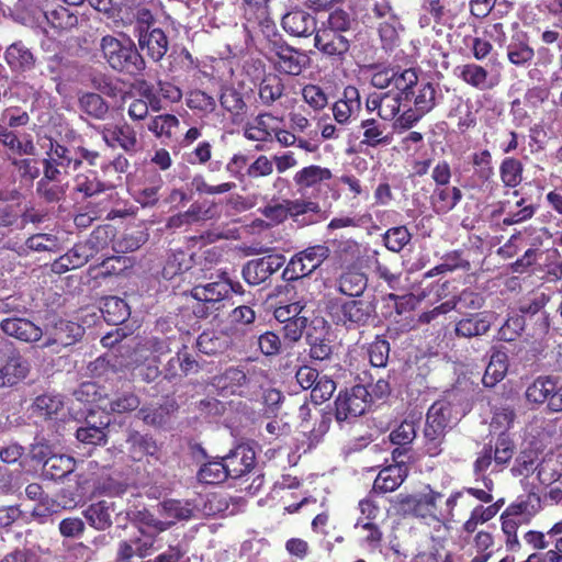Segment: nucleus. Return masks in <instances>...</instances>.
<instances>
[{
  "instance_id": "obj_1",
  "label": "nucleus",
  "mask_w": 562,
  "mask_h": 562,
  "mask_svg": "<svg viewBox=\"0 0 562 562\" xmlns=\"http://www.w3.org/2000/svg\"><path fill=\"white\" fill-rule=\"evenodd\" d=\"M463 502V493H452L445 496L429 486L414 495L406 496L402 501L405 512L424 520L426 524H448L454 520V510L459 502Z\"/></svg>"
},
{
  "instance_id": "obj_2",
  "label": "nucleus",
  "mask_w": 562,
  "mask_h": 562,
  "mask_svg": "<svg viewBox=\"0 0 562 562\" xmlns=\"http://www.w3.org/2000/svg\"><path fill=\"white\" fill-rule=\"evenodd\" d=\"M451 396L435 402L427 412L424 437L426 451L430 456L439 454L446 429L460 420L468 411V405L461 404L456 395Z\"/></svg>"
},
{
  "instance_id": "obj_3",
  "label": "nucleus",
  "mask_w": 562,
  "mask_h": 562,
  "mask_svg": "<svg viewBox=\"0 0 562 562\" xmlns=\"http://www.w3.org/2000/svg\"><path fill=\"white\" fill-rule=\"evenodd\" d=\"M103 58L115 70L138 74L145 69V61L131 40L120 41L105 35L100 41Z\"/></svg>"
},
{
  "instance_id": "obj_4",
  "label": "nucleus",
  "mask_w": 562,
  "mask_h": 562,
  "mask_svg": "<svg viewBox=\"0 0 562 562\" xmlns=\"http://www.w3.org/2000/svg\"><path fill=\"white\" fill-rule=\"evenodd\" d=\"M329 310L333 321L347 328L366 326L375 315V305L368 300L335 301Z\"/></svg>"
},
{
  "instance_id": "obj_5",
  "label": "nucleus",
  "mask_w": 562,
  "mask_h": 562,
  "mask_svg": "<svg viewBox=\"0 0 562 562\" xmlns=\"http://www.w3.org/2000/svg\"><path fill=\"white\" fill-rule=\"evenodd\" d=\"M10 342L0 339V389L12 387L23 381L31 364L19 351L10 350Z\"/></svg>"
},
{
  "instance_id": "obj_6",
  "label": "nucleus",
  "mask_w": 562,
  "mask_h": 562,
  "mask_svg": "<svg viewBox=\"0 0 562 562\" xmlns=\"http://www.w3.org/2000/svg\"><path fill=\"white\" fill-rule=\"evenodd\" d=\"M329 256V249L325 245H316L296 254L283 270V279L296 280L311 274Z\"/></svg>"
},
{
  "instance_id": "obj_7",
  "label": "nucleus",
  "mask_w": 562,
  "mask_h": 562,
  "mask_svg": "<svg viewBox=\"0 0 562 562\" xmlns=\"http://www.w3.org/2000/svg\"><path fill=\"white\" fill-rule=\"evenodd\" d=\"M269 54L274 69L289 76H299L308 65L306 54L285 43L273 42Z\"/></svg>"
},
{
  "instance_id": "obj_8",
  "label": "nucleus",
  "mask_w": 562,
  "mask_h": 562,
  "mask_svg": "<svg viewBox=\"0 0 562 562\" xmlns=\"http://www.w3.org/2000/svg\"><path fill=\"white\" fill-rule=\"evenodd\" d=\"M368 397L369 393L363 385H356L340 392L335 401L336 420L338 423L351 422L362 415L368 407Z\"/></svg>"
},
{
  "instance_id": "obj_9",
  "label": "nucleus",
  "mask_w": 562,
  "mask_h": 562,
  "mask_svg": "<svg viewBox=\"0 0 562 562\" xmlns=\"http://www.w3.org/2000/svg\"><path fill=\"white\" fill-rule=\"evenodd\" d=\"M47 158L44 159V175L48 180H58V177L64 173L75 171L80 166V157L76 151H71L65 146L53 143L50 140V149L47 153Z\"/></svg>"
},
{
  "instance_id": "obj_10",
  "label": "nucleus",
  "mask_w": 562,
  "mask_h": 562,
  "mask_svg": "<svg viewBox=\"0 0 562 562\" xmlns=\"http://www.w3.org/2000/svg\"><path fill=\"white\" fill-rule=\"evenodd\" d=\"M526 398L530 403H548L553 412L562 411V384L549 376L536 379L526 390Z\"/></svg>"
},
{
  "instance_id": "obj_11",
  "label": "nucleus",
  "mask_w": 562,
  "mask_h": 562,
  "mask_svg": "<svg viewBox=\"0 0 562 562\" xmlns=\"http://www.w3.org/2000/svg\"><path fill=\"white\" fill-rule=\"evenodd\" d=\"M284 262V256L278 254L250 260L243 269L244 279L249 284L258 285L277 272Z\"/></svg>"
},
{
  "instance_id": "obj_12",
  "label": "nucleus",
  "mask_w": 562,
  "mask_h": 562,
  "mask_svg": "<svg viewBox=\"0 0 562 562\" xmlns=\"http://www.w3.org/2000/svg\"><path fill=\"white\" fill-rule=\"evenodd\" d=\"M361 110L360 93L353 86H347L341 97L333 104L331 111L338 124L347 125Z\"/></svg>"
},
{
  "instance_id": "obj_13",
  "label": "nucleus",
  "mask_w": 562,
  "mask_h": 562,
  "mask_svg": "<svg viewBox=\"0 0 562 562\" xmlns=\"http://www.w3.org/2000/svg\"><path fill=\"white\" fill-rule=\"evenodd\" d=\"M314 46L328 57L342 58L349 50L350 41L345 34L319 27L315 32Z\"/></svg>"
},
{
  "instance_id": "obj_14",
  "label": "nucleus",
  "mask_w": 562,
  "mask_h": 562,
  "mask_svg": "<svg viewBox=\"0 0 562 562\" xmlns=\"http://www.w3.org/2000/svg\"><path fill=\"white\" fill-rule=\"evenodd\" d=\"M228 476L238 479L249 473L256 463V454L251 447L239 445L223 458Z\"/></svg>"
},
{
  "instance_id": "obj_15",
  "label": "nucleus",
  "mask_w": 562,
  "mask_h": 562,
  "mask_svg": "<svg viewBox=\"0 0 562 562\" xmlns=\"http://www.w3.org/2000/svg\"><path fill=\"white\" fill-rule=\"evenodd\" d=\"M102 137L109 146H119L127 153L136 151L140 147L137 131L126 122L114 127L105 126L102 130Z\"/></svg>"
},
{
  "instance_id": "obj_16",
  "label": "nucleus",
  "mask_w": 562,
  "mask_h": 562,
  "mask_svg": "<svg viewBox=\"0 0 562 562\" xmlns=\"http://www.w3.org/2000/svg\"><path fill=\"white\" fill-rule=\"evenodd\" d=\"M282 27L290 35L297 37H307L317 31L315 16L302 9L285 13L282 18Z\"/></svg>"
},
{
  "instance_id": "obj_17",
  "label": "nucleus",
  "mask_w": 562,
  "mask_h": 562,
  "mask_svg": "<svg viewBox=\"0 0 562 562\" xmlns=\"http://www.w3.org/2000/svg\"><path fill=\"white\" fill-rule=\"evenodd\" d=\"M155 539L149 536H135L119 542L116 562H133L135 557L145 558L154 549Z\"/></svg>"
},
{
  "instance_id": "obj_18",
  "label": "nucleus",
  "mask_w": 562,
  "mask_h": 562,
  "mask_svg": "<svg viewBox=\"0 0 562 562\" xmlns=\"http://www.w3.org/2000/svg\"><path fill=\"white\" fill-rule=\"evenodd\" d=\"M366 108L369 112H378V115L384 121L393 120L401 109L400 93H372L367 98Z\"/></svg>"
},
{
  "instance_id": "obj_19",
  "label": "nucleus",
  "mask_w": 562,
  "mask_h": 562,
  "mask_svg": "<svg viewBox=\"0 0 562 562\" xmlns=\"http://www.w3.org/2000/svg\"><path fill=\"white\" fill-rule=\"evenodd\" d=\"M0 327L5 335L25 342L37 341L43 336L42 328L26 318H5Z\"/></svg>"
},
{
  "instance_id": "obj_20",
  "label": "nucleus",
  "mask_w": 562,
  "mask_h": 562,
  "mask_svg": "<svg viewBox=\"0 0 562 562\" xmlns=\"http://www.w3.org/2000/svg\"><path fill=\"white\" fill-rule=\"evenodd\" d=\"M138 45L154 61H159L168 50V38L160 29L139 31Z\"/></svg>"
},
{
  "instance_id": "obj_21",
  "label": "nucleus",
  "mask_w": 562,
  "mask_h": 562,
  "mask_svg": "<svg viewBox=\"0 0 562 562\" xmlns=\"http://www.w3.org/2000/svg\"><path fill=\"white\" fill-rule=\"evenodd\" d=\"M407 467L404 462H396L381 470L374 480L373 488L382 493L393 492L405 480Z\"/></svg>"
},
{
  "instance_id": "obj_22",
  "label": "nucleus",
  "mask_w": 562,
  "mask_h": 562,
  "mask_svg": "<svg viewBox=\"0 0 562 562\" xmlns=\"http://www.w3.org/2000/svg\"><path fill=\"white\" fill-rule=\"evenodd\" d=\"M540 509V496L536 493H530L524 497L517 498V501L510 504L505 510L510 517L516 518L518 522L527 524L539 513Z\"/></svg>"
},
{
  "instance_id": "obj_23",
  "label": "nucleus",
  "mask_w": 562,
  "mask_h": 562,
  "mask_svg": "<svg viewBox=\"0 0 562 562\" xmlns=\"http://www.w3.org/2000/svg\"><path fill=\"white\" fill-rule=\"evenodd\" d=\"M234 285L228 280H220L206 284L195 285L191 295L198 301L205 303H217L228 296Z\"/></svg>"
},
{
  "instance_id": "obj_24",
  "label": "nucleus",
  "mask_w": 562,
  "mask_h": 562,
  "mask_svg": "<svg viewBox=\"0 0 562 562\" xmlns=\"http://www.w3.org/2000/svg\"><path fill=\"white\" fill-rule=\"evenodd\" d=\"M194 505L190 501L166 499L159 504V514L169 522V528L177 521L189 520L194 513Z\"/></svg>"
},
{
  "instance_id": "obj_25",
  "label": "nucleus",
  "mask_w": 562,
  "mask_h": 562,
  "mask_svg": "<svg viewBox=\"0 0 562 562\" xmlns=\"http://www.w3.org/2000/svg\"><path fill=\"white\" fill-rule=\"evenodd\" d=\"M82 333L83 329L80 325L72 322L60 321L54 326V329L46 339L44 347L53 345L63 347L70 346L82 336Z\"/></svg>"
},
{
  "instance_id": "obj_26",
  "label": "nucleus",
  "mask_w": 562,
  "mask_h": 562,
  "mask_svg": "<svg viewBox=\"0 0 562 562\" xmlns=\"http://www.w3.org/2000/svg\"><path fill=\"white\" fill-rule=\"evenodd\" d=\"M277 119L270 113H261L245 126L244 135L249 140L267 142L274 134Z\"/></svg>"
},
{
  "instance_id": "obj_27",
  "label": "nucleus",
  "mask_w": 562,
  "mask_h": 562,
  "mask_svg": "<svg viewBox=\"0 0 562 562\" xmlns=\"http://www.w3.org/2000/svg\"><path fill=\"white\" fill-rule=\"evenodd\" d=\"M491 327V319L486 313L470 314L456 324L457 336L471 338L484 335Z\"/></svg>"
},
{
  "instance_id": "obj_28",
  "label": "nucleus",
  "mask_w": 562,
  "mask_h": 562,
  "mask_svg": "<svg viewBox=\"0 0 562 562\" xmlns=\"http://www.w3.org/2000/svg\"><path fill=\"white\" fill-rule=\"evenodd\" d=\"M462 192L457 187H437L431 196L430 204L437 214L450 212L461 201Z\"/></svg>"
},
{
  "instance_id": "obj_29",
  "label": "nucleus",
  "mask_w": 562,
  "mask_h": 562,
  "mask_svg": "<svg viewBox=\"0 0 562 562\" xmlns=\"http://www.w3.org/2000/svg\"><path fill=\"white\" fill-rule=\"evenodd\" d=\"M508 370V357L502 350H494L490 357L482 382L487 387H493L502 381Z\"/></svg>"
},
{
  "instance_id": "obj_30",
  "label": "nucleus",
  "mask_w": 562,
  "mask_h": 562,
  "mask_svg": "<svg viewBox=\"0 0 562 562\" xmlns=\"http://www.w3.org/2000/svg\"><path fill=\"white\" fill-rule=\"evenodd\" d=\"M5 61L13 71H26L33 68L35 59L31 50L21 43L11 44L5 50Z\"/></svg>"
},
{
  "instance_id": "obj_31",
  "label": "nucleus",
  "mask_w": 562,
  "mask_h": 562,
  "mask_svg": "<svg viewBox=\"0 0 562 562\" xmlns=\"http://www.w3.org/2000/svg\"><path fill=\"white\" fill-rule=\"evenodd\" d=\"M333 175L328 168L312 165L304 167L294 175V182L301 189L314 188L324 181L331 179Z\"/></svg>"
},
{
  "instance_id": "obj_32",
  "label": "nucleus",
  "mask_w": 562,
  "mask_h": 562,
  "mask_svg": "<svg viewBox=\"0 0 562 562\" xmlns=\"http://www.w3.org/2000/svg\"><path fill=\"white\" fill-rule=\"evenodd\" d=\"M284 89L283 80L276 74H269L259 83L258 95L263 105L271 106L282 98Z\"/></svg>"
},
{
  "instance_id": "obj_33",
  "label": "nucleus",
  "mask_w": 562,
  "mask_h": 562,
  "mask_svg": "<svg viewBox=\"0 0 562 562\" xmlns=\"http://www.w3.org/2000/svg\"><path fill=\"white\" fill-rule=\"evenodd\" d=\"M126 442L128 445L130 456L133 460L139 461L145 456L157 458L159 448L153 438L138 432H132Z\"/></svg>"
},
{
  "instance_id": "obj_34",
  "label": "nucleus",
  "mask_w": 562,
  "mask_h": 562,
  "mask_svg": "<svg viewBox=\"0 0 562 562\" xmlns=\"http://www.w3.org/2000/svg\"><path fill=\"white\" fill-rule=\"evenodd\" d=\"M113 512V503L101 501L91 504L85 510V517L92 527L104 530L112 525L111 516Z\"/></svg>"
},
{
  "instance_id": "obj_35",
  "label": "nucleus",
  "mask_w": 562,
  "mask_h": 562,
  "mask_svg": "<svg viewBox=\"0 0 562 562\" xmlns=\"http://www.w3.org/2000/svg\"><path fill=\"white\" fill-rule=\"evenodd\" d=\"M229 345V337L216 330L203 331L196 341V347L200 352L205 355H217L227 349Z\"/></svg>"
},
{
  "instance_id": "obj_36",
  "label": "nucleus",
  "mask_w": 562,
  "mask_h": 562,
  "mask_svg": "<svg viewBox=\"0 0 562 562\" xmlns=\"http://www.w3.org/2000/svg\"><path fill=\"white\" fill-rule=\"evenodd\" d=\"M104 319L109 324L119 325L124 323L131 315L130 307L124 300L117 296H109L101 307Z\"/></svg>"
},
{
  "instance_id": "obj_37",
  "label": "nucleus",
  "mask_w": 562,
  "mask_h": 562,
  "mask_svg": "<svg viewBox=\"0 0 562 562\" xmlns=\"http://www.w3.org/2000/svg\"><path fill=\"white\" fill-rule=\"evenodd\" d=\"M367 277L357 270L344 272L338 280V290L341 294L360 296L367 288Z\"/></svg>"
},
{
  "instance_id": "obj_38",
  "label": "nucleus",
  "mask_w": 562,
  "mask_h": 562,
  "mask_svg": "<svg viewBox=\"0 0 562 562\" xmlns=\"http://www.w3.org/2000/svg\"><path fill=\"white\" fill-rule=\"evenodd\" d=\"M250 378L239 368H228L217 378V386L231 394H241V387L247 385Z\"/></svg>"
},
{
  "instance_id": "obj_39",
  "label": "nucleus",
  "mask_w": 562,
  "mask_h": 562,
  "mask_svg": "<svg viewBox=\"0 0 562 562\" xmlns=\"http://www.w3.org/2000/svg\"><path fill=\"white\" fill-rule=\"evenodd\" d=\"M361 128L363 130V144L375 147L390 143V137L386 134V126L384 124L370 119L361 122Z\"/></svg>"
},
{
  "instance_id": "obj_40",
  "label": "nucleus",
  "mask_w": 562,
  "mask_h": 562,
  "mask_svg": "<svg viewBox=\"0 0 562 562\" xmlns=\"http://www.w3.org/2000/svg\"><path fill=\"white\" fill-rule=\"evenodd\" d=\"M460 78L479 90H486L493 87V83L488 81L486 69L476 64L462 66L460 68Z\"/></svg>"
},
{
  "instance_id": "obj_41",
  "label": "nucleus",
  "mask_w": 562,
  "mask_h": 562,
  "mask_svg": "<svg viewBox=\"0 0 562 562\" xmlns=\"http://www.w3.org/2000/svg\"><path fill=\"white\" fill-rule=\"evenodd\" d=\"M533 56V48H531L528 43L519 36H514L507 46L508 60L516 66H525L532 60Z\"/></svg>"
},
{
  "instance_id": "obj_42",
  "label": "nucleus",
  "mask_w": 562,
  "mask_h": 562,
  "mask_svg": "<svg viewBox=\"0 0 562 562\" xmlns=\"http://www.w3.org/2000/svg\"><path fill=\"white\" fill-rule=\"evenodd\" d=\"M47 22L58 30H71L78 24V16L65 7L45 12Z\"/></svg>"
},
{
  "instance_id": "obj_43",
  "label": "nucleus",
  "mask_w": 562,
  "mask_h": 562,
  "mask_svg": "<svg viewBox=\"0 0 562 562\" xmlns=\"http://www.w3.org/2000/svg\"><path fill=\"white\" fill-rule=\"evenodd\" d=\"M499 510V505L491 504L487 507L479 505L471 512L469 519L463 524L464 531L474 532L477 525L484 524L496 516Z\"/></svg>"
},
{
  "instance_id": "obj_44",
  "label": "nucleus",
  "mask_w": 562,
  "mask_h": 562,
  "mask_svg": "<svg viewBox=\"0 0 562 562\" xmlns=\"http://www.w3.org/2000/svg\"><path fill=\"white\" fill-rule=\"evenodd\" d=\"M411 239L412 234L406 226L389 228L383 235L385 247L393 252H400Z\"/></svg>"
},
{
  "instance_id": "obj_45",
  "label": "nucleus",
  "mask_w": 562,
  "mask_h": 562,
  "mask_svg": "<svg viewBox=\"0 0 562 562\" xmlns=\"http://www.w3.org/2000/svg\"><path fill=\"white\" fill-rule=\"evenodd\" d=\"M79 106L81 111L94 119H103L109 110L106 102L97 93H85L80 97Z\"/></svg>"
},
{
  "instance_id": "obj_46",
  "label": "nucleus",
  "mask_w": 562,
  "mask_h": 562,
  "mask_svg": "<svg viewBox=\"0 0 562 562\" xmlns=\"http://www.w3.org/2000/svg\"><path fill=\"white\" fill-rule=\"evenodd\" d=\"M226 477H228V473L223 459L221 461H210L203 464L199 471V480L206 484H217Z\"/></svg>"
},
{
  "instance_id": "obj_47",
  "label": "nucleus",
  "mask_w": 562,
  "mask_h": 562,
  "mask_svg": "<svg viewBox=\"0 0 562 562\" xmlns=\"http://www.w3.org/2000/svg\"><path fill=\"white\" fill-rule=\"evenodd\" d=\"M171 404H159V405H148L144 406L139 409L138 415L140 419L153 426L162 425L166 422V417L169 415L172 409Z\"/></svg>"
},
{
  "instance_id": "obj_48",
  "label": "nucleus",
  "mask_w": 562,
  "mask_h": 562,
  "mask_svg": "<svg viewBox=\"0 0 562 562\" xmlns=\"http://www.w3.org/2000/svg\"><path fill=\"white\" fill-rule=\"evenodd\" d=\"M501 178L505 186L515 188L522 180V165L515 158H506L501 165Z\"/></svg>"
},
{
  "instance_id": "obj_49",
  "label": "nucleus",
  "mask_w": 562,
  "mask_h": 562,
  "mask_svg": "<svg viewBox=\"0 0 562 562\" xmlns=\"http://www.w3.org/2000/svg\"><path fill=\"white\" fill-rule=\"evenodd\" d=\"M61 408L63 401L59 395L44 394L37 396L33 404L34 412L42 417H52L57 415Z\"/></svg>"
},
{
  "instance_id": "obj_50",
  "label": "nucleus",
  "mask_w": 562,
  "mask_h": 562,
  "mask_svg": "<svg viewBox=\"0 0 562 562\" xmlns=\"http://www.w3.org/2000/svg\"><path fill=\"white\" fill-rule=\"evenodd\" d=\"M515 418V412L512 405L507 403H501L499 405H493V418L491 427L494 430L503 432L508 429Z\"/></svg>"
},
{
  "instance_id": "obj_51",
  "label": "nucleus",
  "mask_w": 562,
  "mask_h": 562,
  "mask_svg": "<svg viewBox=\"0 0 562 562\" xmlns=\"http://www.w3.org/2000/svg\"><path fill=\"white\" fill-rule=\"evenodd\" d=\"M75 181L76 189L86 196H92L105 190V184L98 179L92 170L78 175Z\"/></svg>"
},
{
  "instance_id": "obj_52",
  "label": "nucleus",
  "mask_w": 562,
  "mask_h": 562,
  "mask_svg": "<svg viewBox=\"0 0 562 562\" xmlns=\"http://www.w3.org/2000/svg\"><path fill=\"white\" fill-rule=\"evenodd\" d=\"M106 423H101V426H94L87 424L86 426L79 427L76 431L77 439L87 445H100L105 442L104 427Z\"/></svg>"
},
{
  "instance_id": "obj_53",
  "label": "nucleus",
  "mask_w": 562,
  "mask_h": 562,
  "mask_svg": "<svg viewBox=\"0 0 562 562\" xmlns=\"http://www.w3.org/2000/svg\"><path fill=\"white\" fill-rule=\"evenodd\" d=\"M184 214L190 225H192L214 218L217 214V209L214 204L195 202L190 205Z\"/></svg>"
},
{
  "instance_id": "obj_54",
  "label": "nucleus",
  "mask_w": 562,
  "mask_h": 562,
  "mask_svg": "<svg viewBox=\"0 0 562 562\" xmlns=\"http://www.w3.org/2000/svg\"><path fill=\"white\" fill-rule=\"evenodd\" d=\"M179 125V120L171 114L155 116L148 124V130L157 137H171L172 130Z\"/></svg>"
},
{
  "instance_id": "obj_55",
  "label": "nucleus",
  "mask_w": 562,
  "mask_h": 562,
  "mask_svg": "<svg viewBox=\"0 0 562 562\" xmlns=\"http://www.w3.org/2000/svg\"><path fill=\"white\" fill-rule=\"evenodd\" d=\"M416 429L417 425L415 420L405 419L390 434V439L395 445H408L415 439Z\"/></svg>"
},
{
  "instance_id": "obj_56",
  "label": "nucleus",
  "mask_w": 562,
  "mask_h": 562,
  "mask_svg": "<svg viewBox=\"0 0 562 562\" xmlns=\"http://www.w3.org/2000/svg\"><path fill=\"white\" fill-rule=\"evenodd\" d=\"M302 97L313 110L321 111L328 104L326 92L317 85H306L302 89Z\"/></svg>"
},
{
  "instance_id": "obj_57",
  "label": "nucleus",
  "mask_w": 562,
  "mask_h": 562,
  "mask_svg": "<svg viewBox=\"0 0 562 562\" xmlns=\"http://www.w3.org/2000/svg\"><path fill=\"white\" fill-rule=\"evenodd\" d=\"M355 528H360L364 532L361 540L367 548L374 550L380 546L382 541V531L375 524L371 521L363 522L362 518H359Z\"/></svg>"
},
{
  "instance_id": "obj_58",
  "label": "nucleus",
  "mask_w": 562,
  "mask_h": 562,
  "mask_svg": "<svg viewBox=\"0 0 562 562\" xmlns=\"http://www.w3.org/2000/svg\"><path fill=\"white\" fill-rule=\"evenodd\" d=\"M336 390V383L327 375H322L317 379L313 389L311 390V397L316 404H321L331 397Z\"/></svg>"
},
{
  "instance_id": "obj_59",
  "label": "nucleus",
  "mask_w": 562,
  "mask_h": 562,
  "mask_svg": "<svg viewBox=\"0 0 562 562\" xmlns=\"http://www.w3.org/2000/svg\"><path fill=\"white\" fill-rule=\"evenodd\" d=\"M436 104V89L430 82L423 85L415 95L414 105L424 114L428 113Z\"/></svg>"
},
{
  "instance_id": "obj_60",
  "label": "nucleus",
  "mask_w": 562,
  "mask_h": 562,
  "mask_svg": "<svg viewBox=\"0 0 562 562\" xmlns=\"http://www.w3.org/2000/svg\"><path fill=\"white\" fill-rule=\"evenodd\" d=\"M138 405V397L132 393H126L117 396L115 400L109 402V404H100L99 407L103 409L109 408L114 413H125L136 409Z\"/></svg>"
},
{
  "instance_id": "obj_61",
  "label": "nucleus",
  "mask_w": 562,
  "mask_h": 562,
  "mask_svg": "<svg viewBox=\"0 0 562 562\" xmlns=\"http://www.w3.org/2000/svg\"><path fill=\"white\" fill-rule=\"evenodd\" d=\"M390 345L384 339L376 338L369 347V360L373 367H385L389 360Z\"/></svg>"
},
{
  "instance_id": "obj_62",
  "label": "nucleus",
  "mask_w": 562,
  "mask_h": 562,
  "mask_svg": "<svg viewBox=\"0 0 562 562\" xmlns=\"http://www.w3.org/2000/svg\"><path fill=\"white\" fill-rule=\"evenodd\" d=\"M187 104L190 109L200 110L204 113L213 112L216 106L215 99L201 90L191 91Z\"/></svg>"
},
{
  "instance_id": "obj_63",
  "label": "nucleus",
  "mask_w": 562,
  "mask_h": 562,
  "mask_svg": "<svg viewBox=\"0 0 562 562\" xmlns=\"http://www.w3.org/2000/svg\"><path fill=\"white\" fill-rule=\"evenodd\" d=\"M167 349L168 347L164 340H160L156 337L148 338L135 350V361L140 362L142 360H150L147 352H149L150 355L164 353L165 351H167Z\"/></svg>"
},
{
  "instance_id": "obj_64",
  "label": "nucleus",
  "mask_w": 562,
  "mask_h": 562,
  "mask_svg": "<svg viewBox=\"0 0 562 562\" xmlns=\"http://www.w3.org/2000/svg\"><path fill=\"white\" fill-rule=\"evenodd\" d=\"M351 26V19L344 10H335L327 19V23L323 24V29L345 34Z\"/></svg>"
}]
</instances>
